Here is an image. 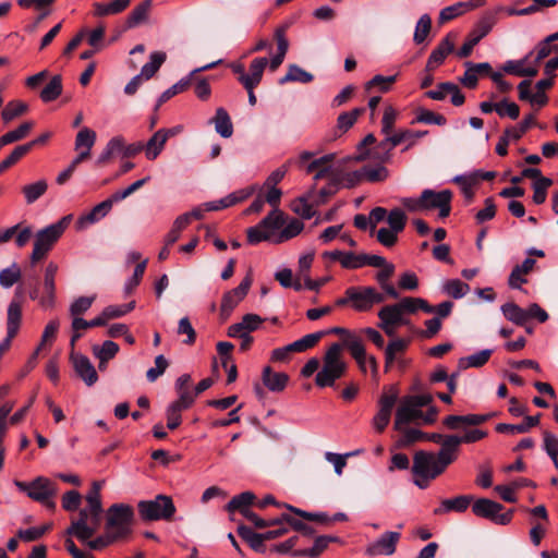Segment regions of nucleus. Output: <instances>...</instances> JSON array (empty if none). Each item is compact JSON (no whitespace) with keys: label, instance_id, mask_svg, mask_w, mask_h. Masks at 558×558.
Instances as JSON below:
<instances>
[{"label":"nucleus","instance_id":"nucleus-1","mask_svg":"<svg viewBox=\"0 0 558 558\" xmlns=\"http://www.w3.org/2000/svg\"><path fill=\"white\" fill-rule=\"evenodd\" d=\"M102 486L104 481L93 482L90 490L85 496L87 507L81 509L78 518L72 521L66 530L68 535L75 536L78 541H86L98 531L102 512L100 497Z\"/></svg>","mask_w":558,"mask_h":558},{"label":"nucleus","instance_id":"nucleus-2","mask_svg":"<svg viewBox=\"0 0 558 558\" xmlns=\"http://www.w3.org/2000/svg\"><path fill=\"white\" fill-rule=\"evenodd\" d=\"M454 460L456 456L444 444L437 454L424 450L415 452L411 468L413 484L421 489L427 488Z\"/></svg>","mask_w":558,"mask_h":558},{"label":"nucleus","instance_id":"nucleus-3","mask_svg":"<svg viewBox=\"0 0 558 558\" xmlns=\"http://www.w3.org/2000/svg\"><path fill=\"white\" fill-rule=\"evenodd\" d=\"M333 154L325 155L311 161L305 170L314 173V180L318 181L328 178L335 184L342 187H353L364 182L363 169L347 171L342 162L331 163Z\"/></svg>","mask_w":558,"mask_h":558},{"label":"nucleus","instance_id":"nucleus-4","mask_svg":"<svg viewBox=\"0 0 558 558\" xmlns=\"http://www.w3.org/2000/svg\"><path fill=\"white\" fill-rule=\"evenodd\" d=\"M347 371V363L342 355V345L332 343L324 354L322 368L315 377V384L320 387H331Z\"/></svg>","mask_w":558,"mask_h":558},{"label":"nucleus","instance_id":"nucleus-5","mask_svg":"<svg viewBox=\"0 0 558 558\" xmlns=\"http://www.w3.org/2000/svg\"><path fill=\"white\" fill-rule=\"evenodd\" d=\"M73 219V215H66L54 223H51L35 233L34 246L31 254L32 264H36L41 260L62 236L70 222Z\"/></svg>","mask_w":558,"mask_h":558},{"label":"nucleus","instance_id":"nucleus-6","mask_svg":"<svg viewBox=\"0 0 558 558\" xmlns=\"http://www.w3.org/2000/svg\"><path fill=\"white\" fill-rule=\"evenodd\" d=\"M385 301V294L375 287L354 286L344 291V295L336 301L337 306H350L356 312H369L376 304Z\"/></svg>","mask_w":558,"mask_h":558},{"label":"nucleus","instance_id":"nucleus-7","mask_svg":"<svg viewBox=\"0 0 558 558\" xmlns=\"http://www.w3.org/2000/svg\"><path fill=\"white\" fill-rule=\"evenodd\" d=\"M134 509L128 504H113L107 510L106 531L117 541H123L132 533Z\"/></svg>","mask_w":558,"mask_h":558},{"label":"nucleus","instance_id":"nucleus-8","mask_svg":"<svg viewBox=\"0 0 558 558\" xmlns=\"http://www.w3.org/2000/svg\"><path fill=\"white\" fill-rule=\"evenodd\" d=\"M287 222V216L279 208L272 210L256 226L247 230V241L251 244H257L263 241L279 244L278 238L281 228Z\"/></svg>","mask_w":558,"mask_h":558},{"label":"nucleus","instance_id":"nucleus-9","mask_svg":"<svg viewBox=\"0 0 558 558\" xmlns=\"http://www.w3.org/2000/svg\"><path fill=\"white\" fill-rule=\"evenodd\" d=\"M432 400V396L427 393L403 397L396 412L395 428L402 432L403 426L410 423L420 424L422 408L430 404Z\"/></svg>","mask_w":558,"mask_h":558},{"label":"nucleus","instance_id":"nucleus-10","mask_svg":"<svg viewBox=\"0 0 558 558\" xmlns=\"http://www.w3.org/2000/svg\"><path fill=\"white\" fill-rule=\"evenodd\" d=\"M14 484L20 492L26 493L33 500L51 509L56 507L52 498L56 496L58 488L49 478L38 476L29 483L15 481Z\"/></svg>","mask_w":558,"mask_h":558},{"label":"nucleus","instance_id":"nucleus-11","mask_svg":"<svg viewBox=\"0 0 558 558\" xmlns=\"http://www.w3.org/2000/svg\"><path fill=\"white\" fill-rule=\"evenodd\" d=\"M138 512L146 521L168 520L174 514L175 507L169 496L158 495L155 499L140 501Z\"/></svg>","mask_w":558,"mask_h":558},{"label":"nucleus","instance_id":"nucleus-12","mask_svg":"<svg viewBox=\"0 0 558 558\" xmlns=\"http://www.w3.org/2000/svg\"><path fill=\"white\" fill-rule=\"evenodd\" d=\"M399 399V390L396 386L384 389L378 399V411L372 420V426L377 433H383L388 426L392 410Z\"/></svg>","mask_w":558,"mask_h":558},{"label":"nucleus","instance_id":"nucleus-13","mask_svg":"<svg viewBox=\"0 0 558 558\" xmlns=\"http://www.w3.org/2000/svg\"><path fill=\"white\" fill-rule=\"evenodd\" d=\"M59 270V266L50 262L44 274L43 293L39 294V289L35 288L29 292V298L36 300L39 306L44 310H50L56 303V276Z\"/></svg>","mask_w":558,"mask_h":558},{"label":"nucleus","instance_id":"nucleus-14","mask_svg":"<svg viewBox=\"0 0 558 558\" xmlns=\"http://www.w3.org/2000/svg\"><path fill=\"white\" fill-rule=\"evenodd\" d=\"M323 258L330 262H339L344 269H359L369 265H378V258L366 253H354L351 251L333 250L323 253Z\"/></svg>","mask_w":558,"mask_h":558},{"label":"nucleus","instance_id":"nucleus-15","mask_svg":"<svg viewBox=\"0 0 558 558\" xmlns=\"http://www.w3.org/2000/svg\"><path fill=\"white\" fill-rule=\"evenodd\" d=\"M378 327L389 337H393L399 326L410 325L398 303L385 305L378 311Z\"/></svg>","mask_w":558,"mask_h":558},{"label":"nucleus","instance_id":"nucleus-16","mask_svg":"<svg viewBox=\"0 0 558 558\" xmlns=\"http://www.w3.org/2000/svg\"><path fill=\"white\" fill-rule=\"evenodd\" d=\"M342 345V350L345 348L350 351L352 357L356 361L361 372L366 373V361L369 362L371 373L374 378H377L378 375V365L375 356L366 355L364 344L362 340L356 336H348L342 339L340 343Z\"/></svg>","mask_w":558,"mask_h":558},{"label":"nucleus","instance_id":"nucleus-17","mask_svg":"<svg viewBox=\"0 0 558 558\" xmlns=\"http://www.w3.org/2000/svg\"><path fill=\"white\" fill-rule=\"evenodd\" d=\"M502 506L487 498H481L472 505V511L476 517L485 518L496 524L506 525L512 519V511L501 513Z\"/></svg>","mask_w":558,"mask_h":558},{"label":"nucleus","instance_id":"nucleus-18","mask_svg":"<svg viewBox=\"0 0 558 558\" xmlns=\"http://www.w3.org/2000/svg\"><path fill=\"white\" fill-rule=\"evenodd\" d=\"M452 193L449 190L439 192L426 189L423 191L424 211L438 209L440 218H446L451 211Z\"/></svg>","mask_w":558,"mask_h":558},{"label":"nucleus","instance_id":"nucleus-19","mask_svg":"<svg viewBox=\"0 0 558 558\" xmlns=\"http://www.w3.org/2000/svg\"><path fill=\"white\" fill-rule=\"evenodd\" d=\"M400 536L399 532H385L380 537L366 546L365 554L371 557L391 556L396 551Z\"/></svg>","mask_w":558,"mask_h":558},{"label":"nucleus","instance_id":"nucleus-20","mask_svg":"<svg viewBox=\"0 0 558 558\" xmlns=\"http://www.w3.org/2000/svg\"><path fill=\"white\" fill-rule=\"evenodd\" d=\"M458 38V33L450 32L448 33L438 46L430 52L427 63H426V72L434 70L438 65H440L448 54H450L454 50L456 40Z\"/></svg>","mask_w":558,"mask_h":558},{"label":"nucleus","instance_id":"nucleus-21","mask_svg":"<svg viewBox=\"0 0 558 558\" xmlns=\"http://www.w3.org/2000/svg\"><path fill=\"white\" fill-rule=\"evenodd\" d=\"M493 28V23L488 20L480 21L473 31L470 33L468 39L462 45V47L457 51V57L459 58H468L473 48L485 37L487 36Z\"/></svg>","mask_w":558,"mask_h":558},{"label":"nucleus","instance_id":"nucleus-22","mask_svg":"<svg viewBox=\"0 0 558 558\" xmlns=\"http://www.w3.org/2000/svg\"><path fill=\"white\" fill-rule=\"evenodd\" d=\"M253 279L252 276L248 274L245 276V278L241 281V283L235 288L227 293L223 294L222 301H221V311L223 313H230L232 312L235 306L244 299V296L247 294L251 286H252Z\"/></svg>","mask_w":558,"mask_h":558},{"label":"nucleus","instance_id":"nucleus-23","mask_svg":"<svg viewBox=\"0 0 558 558\" xmlns=\"http://www.w3.org/2000/svg\"><path fill=\"white\" fill-rule=\"evenodd\" d=\"M373 257L380 259V262H377L378 265H371L372 267L380 268V271H378L376 275V280L378 284L387 295H389L392 299H398V291L395 289L392 284L389 283V279L392 277L395 272L393 264L387 262L386 258L380 255H373Z\"/></svg>","mask_w":558,"mask_h":558},{"label":"nucleus","instance_id":"nucleus-24","mask_svg":"<svg viewBox=\"0 0 558 558\" xmlns=\"http://www.w3.org/2000/svg\"><path fill=\"white\" fill-rule=\"evenodd\" d=\"M71 362L76 374L87 386H93L98 380L96 368L87 356L72 352Z\"/></svg>","mask_w":558,"mask_h":558},{"label":"nucleus","instance_id":"nucleus-25","mask_svg":"<svg viewBox=\"0 0 558 558\" xmlns=\"http://www.w3.org/2000/svg\"><path fill=\"white\" fill-rule=\"evenodd\" d=\"M112 205L113 203L110 198L97 204L89 213L78 217V219L75 222L76 230L83 231L87 229L89 226L101 220L111 210Z\"/></svg>","mask_w":558,"mask_h":558},{"label":"nucleus","instance_id":"nucleus-26","mask_svg":"<svg viewBox=\"0 0 558 558\" xmlns=\"http://www.w3.org/2000/svg\"><path fill=\"white\" fill-rule=\"evenodd\" d=\"M465 72L460 77V83L468 88H475L481 75H489L492 73V65L488 62L473 63L465 62Z\"/></svg>","mask_w":558,"mask_h":558},{"label":"nucleus","instance_id":"nucleus-27","mask_svg":"<svg viewBox=\"0 0 558 558\" xmlns=\"http://www.w3.org/2000/svg\"><path fill=\"white\" fill-rule=\"evenodd\" d=\"M533 52H530L524 58L520 60H508L506 61L501 70L502 72L515 76H527V77H534L538 73V68L536 64L530 65L527 64L530 57Z\"/></svg>","mask_w":558,"mask_h":558},{"label":"nucleus","instance_id":"nucleus-28","mask_svg":"<svg viewBox=\"0 0 558 558\" xmlns=\"http://www.w3.org/2000/svg\"><path fill=\"white\" fill-rule=\"evenodd\" d=\"M486 436L487 433L484 430L471 429L466 432L463 436L448 435L446 438H444L442 442L447 447L449 452L452 456L457 457V452L461 444H473L485 438Z\"/></svg>","mask_w":558,"mask_h":558},{"label":"nucleus","instance_id":"nucleus-29","mask_svg":"<svg viewBox=\"0 0 558 558\" xmlns=\"http://www.w3.org/2000/svg\"><path fill=\"white\" fill-rule=\"evenodd\" d=\"M492 414H468V415H449L444 420V425L449 429H459L462 426H477L486 422Z\"/></svg>","mask_w":558,"mask_h":558},{"label":"nucleus","instance_id":"nucleus-30","mask_svg":"<svg viewBox=\"0 0 558 558\" xmlns=\"http://www.w3.org/2000/svg\"><path fill=\"white\" fill-rule=\"evenodd\" d=\"M268 65L266 57H259L252 60L246 76H242L243 87H256L263 78L264 71Z\"/></svg>","mask_w":558,"mask_h":558},{"label":"nucleus","instance_id":"nucleus-31","mask_svg":"<svg viewBox=\"0 0 558 558\" xmlns=\"http://www.w3.org/2000/svg\"><path fill=\"white\" fill-rule=\"evenodd\" d=\"M473 498L469 495H460L454 498L444 499L435 513L464 512L471 505Z\"/></svg>","mask_w":558,"mask_h":558},{"label":"nucleus","instance_id":"nucleus-32","mask_svg":"<svg viewBox=\"0 0 558 558\" xmlns=\"http://www.w3.org/2000/svg\"><path fill=\"white\" fill-rule=\"evenodd\" d=\"M534 265L535 259L527 257L521 265L515 266L509 276L508 283L510 288L520 289L526 282L525 276L533 269Z\"/></svg>","mask_w":558,"mask_h":558},{"label":"nucleus","instance_id":"nucleus-33","mask_svg":"<svg viewBox=\"0 0 558 558\" xmlns=\"http://www.w3.org/2000/svg\"><path fill=\"white\" fill-rule=\"evenodd\" d=\"M264 319L257 314H246L240 323L233 324L228 328V335H238L239 331L251 333L257 330Z\"/></svg>","mask_w":558,"mask_h":558},{"label":"nucleus","instance_id":"nucleus-34","mask_svg":"<svg viewBox=\"0 0 558 558\" xmlns=\"http://www.w3.org/2000/svg\"><path fill=\"white\" fill-rule=\"evenodd\" d=\"M539 423V414L535 416H525L524 422L521 424H506L499 423L496 425V430L504 434H524L527 433L532 427Z\"/></svg>","mask_w":558,"mask_h":558},{"label":"nucleus","instance_id":"nucleus-35","mask_svg":"<svg viewBox=\"0 0 558 558\" xmlns=\"http://www.w3.org/2000/svg\"><path fill=\"white\" fill-rule=\"evenodd\" d=\"M289 380V376L286 373H276L269 366H266L263 371V383L264 385L274 392L282 391Z\"/></svg>","mask_w":558,"mask_h":558},{"label":"nucleus","instance_id":"nucleus-36","mask_svg":"<svg viewBox=\"0 0 558 558\" xmlns=\"http://www.w3.org/2000/svg\"><path fill=\"white\" fill-rule=\"evenodd\" d=\"M96 140V132L87 126H84L77 132L75 136L74 149L76 151H84L90 155L92 148L94 147Z\"/></svg>","mask_w":558,"mask_h":558},{"label":"nucleus","instance_id":"nucleus-37","mask_svg":"<svg viewBox=\"0 0 558 558\" xmlns=\"http://www.w3.org/2000/svg\"><path fill=\"white\" fill-rule=\"evenodd\" d=\"M166 143V134H163L159 129L151 135L148 142L144 144L145 157L148 160H155L163 150Z\"/></svg>","mask_w":558,"mask_h":558},{"label":"nucleus","instance_id":"nucleus-38","mask_svg":"<svg viewBox=\"0 0 558 558\" xmlns=\"http://www.w3.org/2000/svg\"><path fill=\"white\" fill-rule=\"evenodd\" d=\"M530 81H522L518 85L519 98L521 100L530 101L532 106H545L548 101V97L546 96L545 92L537 90L536 93L532 94L530 90Z\"/></svg>","mask_w":558,"mask_h":558},{"label":"nucleus","instance_id":"nucleus-39","mask_svg":"<svg viewBox=\"0 0 558 558\" xmlns=\"http://www.w3.org/2000/svg\"><path fill=\"white\" fill-rule=\"evenodd\" d=\"M398 304L402 308L404 315L414 314L417 311H423L425 313H434V306H430L424 299L422 298H412L407 296L401 299Z\"/></svg>","mask_w":558,"mask_h":558},{"label":"nucleus","instance_id":"nucleus-40","mask_svg":"<svg viewBox=\"0 0 558 558\" xmlns=\"http://www.w3.org/2000/svg\"><path fill=\"white\" fill-rule=\"evenodd\" d=\"M131 0H113L109 3L96 2L94 4L96 16H109L123 12L129 5Z\"/></svg>","mask_w":558,"mask_h":558},{"label":"nucleus","instance_id":"nucleus-41","mask_svg":"<svg viewBox=\"0 0 558 558\" xmlns=\"http://www.w3.org/2000/svg\"><path fill=\"white\" fill-rule=\"evenodd\" d=\"M311 197L312 193H308L293 199L290 204L291 210L304 219H311L315 215Z\"/></svg>","mask_w":558,"mask_h":558},{"label":"nucleus","instance_id":"nucleus-42","mask_svg":"<svg viewBox=\"0 0 558 558\" xmlns=\"http://www.w3.org/2000/svg\"><path fill=\"white\" fill-rule=\"evenodd\" d=\"M22 320V306L17 301H11L8 306L7 331L15 337Z\"/></svg>","mask_w":558,"mask_h":558},{"label":"nucleus","instance_id":"nucleus-43","mask_svg":"<svg viewBox=\"0 0 558 558\" xmlns=\"http://www.w3.org/2000/svg\"><path fill=\"white\" fill-rule=\"evenodd\" d=\"M118 352L119 345L111 340L105 341L101 345L93 347V353L99 360V368H102Z\"/></svg>","mask_w":558,"mask_h":558},{"label":"nucleus","instance_id":"nucleus-44","mask_svg":"<svg viewBox=\"0 0 558 558\" xmlns=\"http://www.w3.org/2000/svg\"><path fill=\"white\" fill-rule=\"evenodd\" d=\"M255 495L252 492H244L234 496L226 506L228 512L232 513L239 511L243 514L244 510H251L250 506L253 505Z\"/></svg>","mask_w":558,"mask_h":558},{"label":"nucleus","instance_id":"nucleus-45","mask_svg":"<svg viewBox=\"0 0 558 558\" xmlns=\"http://www.w3.org/2000/svg\"><path fill=\"white\" fill-rule=\"evenodd\" d=\"M493 353V350L490 349H484L478 352H475L471 355H468L465 357H461L459 360V365L462 368H477L485 365L488 360L490 359Z\"/></svg>","mask_w":558,"mask_h":558},{"label":"nucleus","instance_id":"nucleus-46","mask_svg":"<svg viewBox=\"0 0 558 558\" xmlns=\"http://www.w3.org/2000/svg\"><path fill=\"white\" fill-rule=\"evenodd\" d=\"M313 80L314 76L310 72L303 70L296 64H290L288 66L287 74L279 80V84L283 85L289 82H299L306 84L312 82Z\"/></svg>","mask_w":558,"mask_h":558},{"label":"nucleus","instance_id":"nucleus-47","mask_svg":"<svg viewBox=\"0 0 558 558\" xmlns=\"http://www.w3.org/2000/svg\"><path fill=\"white\" fill-rule=\"evenodd\" d=\"M333 539L335 538L329 536H318L315 538L314 545L311 548L295 549L293 556L316 558L327 548L328 544Z\"/></svg>","mask_w":558,"mask_h":558},{"label":"nucleus","instance_id":"nucleus-48","mask_svg":"<svg viewBox=\"0 0 558 558\" xmlns=\"http://www.w3.org/2000/svg\"><path fill=\"white\" fill-rule=\"evenodd\" d=\"M215 130L222 137L228 138L233 133V126L228 112L223 108H218L214 118Z\"/></svg>","mask_w":558,"mask_h":558},{"label":"nucleus","instance_id":"nucleus-49","mask_svg":"<svg viewBox=\"0 0 558 558\" xmlns=\"http://www.w3.org/2000/svg\"><path fill=\"white\" fill-rule=\"evenodd\" d=\"M33 128L34 123L32 121H26L22 123L16 129L3 134L0 137V146H5L25 138Z\"/></svg>","mask_w":558,"mask_h":558},{"label":"nucleus","instance_id":"nucleus-50","mask_svg":"<svg viewBox=\"0 0 558 558\" xmlns=\"http://www.w3.org/2000/svg\"><path fill=\"white\" fill-rule=\"evenodd\" d=\"M166 61V53L161 51L151 52L149 56V62L142 66L140 75L144 80H149L159 70L162 63Z\"/></svg>","mask_w":558,"mask_h":558},{"label":"nucleus","instance_id":"nucleus-51","mask_svg":"<svg viewBox=\"0 0 558 558\" xmlns=\"http://www.w3.org/2000/svg\"><path fill=\"white\" fill-rule=\"evenodd\" d=\"M504 316L517 325H524L526 322V310L521 308L515 303L509 302L501 306Z\"/></svg>","mask_w":558,"mask_h":558},{"label":"nucleus","instance_id":"nucleus-52","mask_svg":"<svg viewBox=\"0 0 558 558\" xmlns=\"http://www.w3.org/2000/svg\"><path fill=\"white\" fill-rule=\"evenodd\" d=\"M151 7L150 0H145L136 5L128 16V26L134 27L145 22L148 17V13Z\"/></svg>","mask_w":558,"mask_h":558},{"label":"nucleus","instance_id":"nucleus-53","mask_svg":"<svg viewBox=\"0 0 558 558\" xmlns=\"http://www.w3.org/2000/svg\"><path fill=\"white\" fill-rule=\"evenodd\" d=\"M21 276L22 271L20 266L16 263H12L9 267L0 271V286L4 289H9L21 279Z\"/></svg>","mask_w":558,"mask_h":558},{"label":"nucleus","instance_id":"nucleus-54","mask_svg":"<svg viewBox=\"0 0 558 558\" xmlns=\"http://www.w3.org/2000/svg\"><path fill=\"white\" fill-rule=\"evenodd\" d=\"M304 223L295 218H288L286 225L281 228V233L278 238L279 243H283L302 232Z\"/></svg>","mask_w":558,"mask_h":558},{"label":"nucleus","instance_id":"nucleus-55","mask_svg":"<svg viewBox=\"0 0 558 558\" xmlns=\"http://www.w3.org/2000/svg\"><path fill=\"white\" fill-rule=\"evenodd\" d=\"M135 307V302L131 301L128 304L123 305H109L106 306L102 312L100 313L105 324H107L108 320L122 317L133 311Z\"/></svg>","mask_w":558,"mask_h":558},{"label":"nucleus","instance_id":"nucleus-56","mask_svg":"<svg viewBox=\"0 0 558 558\" xmlns=\"http://www.w3.org/2000/svg\"><path fill=\"white\" fill-rule=\"evenodd\" d=\"M427 131H412V130H401L398 131L395 134V141H392L395 144L400 145L401 143H407V146L404 149H409L412 146L416 144V141L421 137H424L427 135Z\"/></svg>","mask_w":558,"mask_h":558},{"label":"nucleus","instance_id":"nucleus-57","mask_svg":"<svg viewBox=\"0 0 558 558\" xmlns=\"http://www.w3.org/2000/svg\"><path fill=\"white\" fill-rule=\"evenodd\" d=\"M28 110L25 102L20 100L9 101L1 112V117L5 123L21 117Z\"/></svg>","mask_w":558,"mask_h":558},{"label":"nucleus","instance_id":"nucleus-58","mask_svg":"<svg viewBox=\"0 0 558 558\" xmlns=\"http://www.w3.org/2000/svg\"><path fill=\"white\" fill-rule=\"evenodd\" d=\"M472 8V5L468 2H458L452 5L444 8L439 13V22L446 23L449 22L466 11H469Z\"/></svg>","mask_w":558,"mask_h":558},{"label":"nucleus","instance_id":"nucleus-59","mask_svg":"<svg viewBox=\"0 0 558 558\" xmlns=\"http://www.w3.org/2000/svg\"><path fill=\"white\" fill-rule=\"evenodd\" d=\"M442 291L453 299H461L470 291V287L459 279H451L444 282Z\"/></svg>","mask_w":558,"mask_h":558},{"label":"nucleus","instance_id":"nucleus-60","mask_svg":"<svg viewBox=\"0 0 558 558\" xmlns=\"http://www.w3.org/2000/svg\"><path fill=\"white\" fill-rule=\"evenodd\" d=\"M48 184L45 180H38L23 187V193L27 204L35 203L47 191Z\"/></svg>","mask_w":558,"mask_h":558},{"label":"nucleus","instance_id":"nucleus-61","mask_svg":"<svg viewBox=\"0 0 558 558\" xmlns=\"http://www.w3.org/2000/svg\"><path fill=\"white\" fill-rule=\"evenodd\" d=\"M96 300V295L80 296L75 299L70 305V314L73 319L81 318V315L86 313Z\"/></svg>","mask_w":558,"mask_h":558},{"label":"nucleus","instance_id":"nucleus-62","mask_svg":"<svg viewBox=\"0 0 558 558\" xmlns=\"http://www.w3.org/2000/svg\"><path fill=\"white\" fill-rule=\"evenodd\" d=\"M238 534L255 550H258L265 542L264 533H255L251 527L245 525L238 526Z\"/></svg>","mask_w":558,"mask_h":558},{"label":"nucleus","instance_id":"nucleus-63","mask_svg":"<svg viewBox=\"0 0 558 558\" xmlns=\"http://www.w3.org/2000/svg\"><path fill=\"white\" fill-rule=\"evenodd\" d=\"M62 92V83L61 77L56 75L51 78V81L45 86V88L40 93V98L45 102L52 101L57 99Z\"/></svg>","mask_w":558,"mask_h":558},{"label":"nucleus","instance_id":"nucleus-64","mask_svg":"<svg viewBox=\"0 0 558 558\" xmlns=\"http://www.w3.org/2000/svg\"><path fill=\"white\" fill-rule=\"evenodd\" d=\"M432 28V19L428 14H423L415 26L413 40L415 44H422L427 38Z\"/></svg>","mask_w":558,"mask_h":558}]
</instances>
